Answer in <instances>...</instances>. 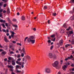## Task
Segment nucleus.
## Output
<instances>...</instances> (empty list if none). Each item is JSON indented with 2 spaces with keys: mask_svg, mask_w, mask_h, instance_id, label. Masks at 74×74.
<instances>
[{
  "mask_svg": "<svg viewBox=\"0 0 74 74\" xmlns=\"http://www.w3.org/2000/svg\"><path fill=\"white\" fill-rule=\"evenodd\" d=\"M61 33H64V30L62 29L61 31Z\"/></svg>",
  "mask_w": 74,
  "mask_h": 74,
  "instance_id": "24",
  "label": "nucleus"
},
{
  "mask_svg": "<svg viewBox=\"0 0 74 74\" xmlns=\"http://www.w3.org/2000/svg\"><path fill=\"white\" fill-rule=\"evenodd\" d=\"M8 22H9V23H10V24H12V22H11V21H9Z\"/></svg>",
  "mask_w": 74,
  "mask_h": 74,
  "instance_id": "48",
  "label": "nucleus"
},
{
  "mask_svg": "<svg viewBox=\"0 0 74 74\" xmlns=\"http://www.w3.org/2000/svg\"><path fill=\"white\" fill-rule=\"evenodd\" d=\"M1 25L3 27H5V25H4V24H2Z\"/></svg>",
  "mask_w": 74,
  "mask_h": 74,
  "instance_id": "43",
  "label": "nucleus"
},
{
  "mask_svg": "<svg viewBox=\"0 0 74 74\" xmlns=\"http://www.w3.org/2000/svg\"><path fill=\"white\" fill-rule=\"evenodd\" d=\"M70 18L71 20H72V21L74 20V17L73 16L71 17Z\"/></svg>",
  "mask_w": 74,
  "mask_h": 74,
  "instance_id": "25",
  "label": "nucleus"
},
{
  "mask_svg": "<svg viewBox=\"0 0 74 74\" xmlns=\"http://www.w3.org/2000/svg\"><path fill=\"white\" fill-rule=\"evenodd\" d=\"M7 67L9 69L10 71H12L11 74H15V73L13 72L14 71V69H14V66H12V65H8Z\"/></svg>",
  "mask_w": 74,
  "mask_h": 74,
  "instance_id": "3",
  "label": "nucleus"
},
{
  "mask_svg": "<svg viewBox=\"0 0 74 74\" xmlns=\"http://www.w3.org/2000/svg\"><path fill=\"white\" fill-rule=\"evenodd\" d=\"M35 38L33 36H30L28 38V37H26L24 40V42H26V40L27 39V42L28 43H31V44H34L35 43V40L34 39Z\"/></svg>",
  "mask_w": 74,
  "mask_h": 74,
  "instance_id": "1",
  "label": "nucleus"
},
{
  "mask_svg": "<svg viewBox=\"0 0 74 74\" xmlns=\"http://www.w3.org/2000/svg\"><path fill=\"white\" fill-rule=\"evenodd\" d=\"M45 72L47 74H50L51 73V70L49 68H46L45 69Z\"/></svg>",
  "mask_w": 74,
  "mask_h": 74,
  "instance_id": "4",
  "label": "nucleus"
},
{
  "mask_svg": "<svg viewBox=\"0 0 74 74\" xmlns=\"http://www.w3.org/2000/svg\"><path fill=\"white\" fill-rule=\"evenodd\" d=\"M7 13L8 14L10 13V9L8 8L7 9Z\"/></svg>",
  "mask_w": 74,
  "mask_h": 74,
  "instance_id": "15",
  "label": "nucleus"
},
{
  "mask_svg": "<svg viewBox=\"0 0 74 74\" xmlns=\"http://www.w3.org/2000/svg\"><path fill=\"white\" fill-rule=\"evenodd\" d=\"M69 3H74V0H71Z\"/></svg>",
  "mask_w": 74,
  "mask_h": 74,
  "instance_id": "19",
  "label": "nucleus"
},
{
  "mask_svg": "<svg viewBox=\"0 0 74 74\" xmlns=\"http://www.w3.org/2000/svg\"><path fill=\"white\" fill-rule=\"evenodd\" d=\"M59 44H60V45H63V40H60Z\"/></svg>",
  "mask_w": 74,
  "mask_h": 74,
  "instance_id": "11",
  "label": "nucleus"
},
{
  "mask_svg": "<svg viewBox=\"0 0 74 74\" xmlns=\"http://www.w3.org/2000/svg\"><path fill=\"white\" fill-rule=\"evenodd\" d=\"M71 42L73 44H74V40H72V41H71Z\"/></svg>",
  "mask_w": 74,
  "mask_h": 74,
  "instance_id": "44",
  "label": "nucleus"
},
{
  "mask_svg": "<svg viewBox=\"0 0 74 74\" xmlns=\"http://www.w3.org/2000/svg\"><path fill=\"white\" fill-rule=\"evenodd\" d=\"M4 40H5V41L6 42H8L9 41L8 40V39H7L6 37H4Z\"/></svg>",
  "mask_w": 74,
  "mask_h": 74,
  "instance_id": "10",
  "label": "nucleus"
},
{
  "mask_svg": "<svg viewBox=\"0 0 74 74\" xmlns=\"http://www.w3.org/2000/svg\"><path fill=\"white\" fill-rule=\"evenodd\" d=\"M5 25L7 27H8V24H7V23H6L5 24Z\"/></svg>",
  "mask_w": 74,
  "mask_h": 74,
  "instance_id": "47",
  "label": "nucleus"
},
{
  "mask_svg": "<svg viewBox=\"0 0 74 74\" xmlns=\"http://www.w3.org/2000/svg\"><path fill=\"white\" fill-rule=\"evenodd\" d=\"M53 58L54 59H55L56 58V55H53Z\"/></svg>",
  "mask_w": 74,
  "mask_h": 74,
  "instance_id": "17",
  "label": "nucleus"
},
{
  "mask_svg": "<svg viewBox=\"0 0 74 74\" xmlns=\"http://www.w3.org/2000/svg\"><path fill=\"white\" fill-rule=\"evenodd\" d=\"M71 66V67H74V64H72Z\"/></svg>",
  "mask_w": 74,
  "mask_h": 74,
  "instance_id": "51",
  "label": "nucleus"
},
{
  "mask_svg": "<svg viewBox=\"0 0 74 74\" xmlns=\"http://www.w3.org/2000/svg\"><path fill=\"white\" fill-rule=\"evenodd\" d=\"M69 33L70 34H73V32L72 31H70L69 32Z\"/></svg>",
  "mask_w": 74,
  "mask_h": 74,
  "instance_id": "20",
  "label": "nucleus"
},
{
  "mask_svg": "<svg viewBox=\"0 0 74 74\" xmlns=\"http://www.w3.org/2000/svg\"><path fill=\"white\" fill-rule=\"evenodd\" d=\"M26 57L28 60H31V58H30V56H27Z\"/></svg>",
  "mask_w": 74,
  "mask_h": 74,
  "instance_id": "14",
  "label": "nucleus"
},
{
  "mask_svg": "<svg viewBox=\"0 0 74 74\" xmlns=\"http://www.w3.org/2000/svg\"><path fill=\"white\" fill-rule=\"evenodd\" d=\"M56 13H53V16H56Z\"/></svg>",
  "mask_w": 74,
  "mask_h": 74,
  "instance_id": "27",
  "label": "nucleus"
},
{
  "mask_svg": "<svg viewBox=\"0 0 74 74\" xmlns=\"http://www.w3.org/2000/svg\"><path fill=\"white\" fill-rule=\"evenodd\" d=\"M10 54H14V52L12 51H10Z\"/></svg>",
  "mask_w": 74,
  "mask_h": 74,
  "instance_id": "38",
  "label": "nucleus"
},
{
  "mask_svg": "<svg viewBox=\"0 0 74 74\" xmlns=\"http://www.w3.org/2000/svg\"><path fill=\"white\" fill-rule=\"evenodd\" d=\"M6 5H7L6 4H4V5H3V7H4V8H5V7H6Z\"/></svg>",
  "mask_w": 74,
  "mask_h": 74,
  "instance_id": "40",
  "label": "nucleus"
},
{
  "mask_svg": "<svg viewBox=\"0 0 74 74\" xmlns=\"http://www.w3.org/2000/svg\"><path fill=\"white\" fill-rule=\"evenodd\" d=\"M12 64L13 66H15V60H13L12 61Z\"/></svg>",
  "mask_w": 74,
  "mask_h": 74,
  "instance_id": "8",
  "label": "nucleus"
},
{
  "mask_svg": "<svg viewBox=\"0 0 74 74\" xmlns=\"http://www.w3.org/2000/svg\"><path fill=\"white\" fill-rule=\"evenodd\" d=\"M6 12V11H5V10H4L3 11V13H5Z\"/></svg>",
  "mask_w": 74,
  "mask_h": 74,
  "instance_id": "63",
  "label": "nucleus"
},
{
  "mask_svg": "<svg viewBox=\"0 0 74 74\" xmlns=\"http://www.w3.org/2000/svg\"><path fill=\"white\" fill-rule=\"evenodd\" d=\"M12 42L13 43V44H16V41H13Z\"/></svg>",
  "mask_w": 74,
  "mask_h": 74,
  "instance_id": "42",
  "label": "nucleus"
},
{
  "mask_svg": "<svg viewBox=\"0 0 74 74\" xmlns=\"http://www.w3.org/2000/svg\"><path fill=\"white\" fill-rule=\"evenodd\" d=\"M16 71L17 72V73H21V71L17 70V71Z\"/></svg>",
  "mask_w": 74,
  "mask_h": 74,
  "instance_id": "33",
  "label": "nucleus"
},
{
  "mask_svg": "<svg viewBox=\"0 0 74 74\" xmlns=\"http://www.w3.org/2000/svg\"><path fill=\"white\" fill-rule=\"evenodd\" d=\"M71 58H73V56L72 55H71L70 57H68V59H71Z\"/></svg>",
  "mask_w": 74,
  "mask_h": 74,
  "instance_id": "16",
  "label": "nucleus"
},
{
  "mask_svg": "<svg viewBox=\"0 0 74 74\" xmlns=\"http://www.w3.org/2000/svg\"><path fill=\"white\" fill-rule=\"evenodd\" d=\"M4 60V61H7V58H5Z\"/></svg>",
  "mask_w": 74,
  "mask_h": 74,
  "instance_id": "57",
  "label": "nucleus"
},
{
  "mask_svg": "<svg viewBox=\"0 0 74 74\" xmlns=\"http://www.w3.org/2000/svg\"><path fill=\"white\" fill-rule=\"evenodd\" d=\"M55 34H53L51 36V37L53 38V37H55Z\"/></svg>",
  "mask_w": 74,
  "mask_h": 74,
  "instance_id": "23",
  "label": "nucleus"
},
{
  "mask_svg": "<svg viewBox=\"0 0 74 74\" xmlns=\"http://www.w3.org/2000/svg\"><path fill=\"white\" fill-rule=\"evenodd\" d=\"M63 27H64L65 28H67V26H66V24H64L63 25Z\"/></svg>",
  "mask_w": 74,
  "mask_h": 74,
  "instance_id": "22",
  "label": "nucleus"
},
{
  "mask_svg": "<svg viewBox=\"0 0 74 74\" xmlns=\"http://www.w3.org/2000/svg\"><path fill=\"white\" fill-rule=\"evenodd\" d=\"M17 45H19L20 46H22V44L21 43H17Z\"/></svg>",
  "mask_w": 74,
  "mask_h": 74,
  "instance_id": "34",
  "label": "nucleus"
},
{
  "mask_svg": "<svg viewBox=\"0 0 74 74\" xmlns=\"http://www.w3.org/2000/svg\"><path fill=\"white\" fill-rule=\"evenodd\" d=\"M10 35V34L9 33H7L6 34V35L7 36H9Z\"/></svg>",
  "mask_w": 74,
  "mask_h": 74,
  "instance_id": "59",
  "label": "nucleus"
},
{
  "mask_svg": "<svg viewBox=\"0 0 74 74\" xmlns=\"http://www.w3.org/2000/svg\"><path fill=\"white\" fill-rule=\"evenodd\" d=\"M69 13L70 14H74V12L73 11H71Z\"/></svg>",
  "mask_w": 74,
  "mask_h": 74,
  "instance_id": "26",
  "label": "nucleus"
},
{
  "mask_svg": "<svg viewBox=\"0 0 74 74\" xmlns=\"http://www.w3.org/2000/svg\"><path fill=\"white\" fill-rule=\"evenodd\" d=\"M3 1H4L5 3H7L8 1V0H2Z\"/></svg>",
  "mask_w": 74,
  "mask_h": 74,
  "instance_id": "30",
  "label": "nucleus"
},
{
  "mask_svg": "<svg viewBox=\"0 0 74 74\" xmlns=\"http://www.w3.org/2000/svg\"><path fill=\"white\" fill-rule=\"evenodd\" d=\"M21 19L22 21H25V17L24 16H21Z\"/></svg>",
  "mask_w": 74,
  "mask_h": 74,
  "instance_id": "13",
  "label": "nucleus"
},
{
  "mask_svg": "<svg viewBox=\"0 0 74 74\" xmlns=\"http://www.w3.org/2000/svg\"><path fill=\"white\" fill-rule=\"evenodd\" d=\"M17 58H19L21 57V55L18 54L17 55Z\"/></svg>",
  "mask_w": 74,
  "mask_h": 74,
  "instance_id": "29",
  "label": "nucleus"
},
{
  "mask_svg": "<svg viewBox=\"0 0 74 74\" xmlns=\"http://www.w3.org/2000/svg\"><path fill=\"white\" fill-rule=\"evenodd\" d=\"M3 9H1L0 10V12H3Z\"/></svg>",
  "mask_w": 74,
  "mask_h": 74,
  "instance_id": "53",
  "label": "nucleus"
},
{
  "mask_svg": "<svg viewBox=\"0 0 74 74\" xmlns=\"http://www.w3.org/2000/svg\"><path fill=\"white\" fill-rule=\"evenodd\" d=\"M21 57H23L24 56V53H21Z\"/></svg>",
  "mask_w": 74,
  "mask_h": 74,
  "instance_id": "36",
  "label": "nucleus"
},
{
  "mask_svg": "<svg viewBox=\"0 0 74 74\" xmlns=\"http://www.w3.org/2000/svg\"><path fill=\"white\" fill-rule=\"evenodd\" d=\"M33 30L34 31H36V28H34Z\"/></svg>",
  "mask_w": 74,
  "mask_h": 74,
  "instance_id": "60",
  "label": "nucleus"
},
{
  "mask_svg": "<svg viewBox=\"0 0 74 74\" xmlns=\"http://www.w3.org/2000/svg\"><path fill=\"white\" fill-rule=\"evenodd\" d=\"M9 39H11V36H9Z\"/></svg>",
  "mask_w": 74,
  "mask_h": 74,
  "instance_id": "62",
  "label": "nucleus"
},
{
  "mask_svg": "<svg viewBox=\"0 0 74 74\" xmlns=\"http://www.w3.org/2000/svg\"><path fill=\"white\" fill-rule=\"evenodd\" d=\"M17 61L19 62V61H21V58H18L17 59Z\"/></svg>",
  "mask_w": 74,
  "mask_h": 74,
  "instance_id": "41",
  "label": "nucleus"
},
{
  "mask_svg": "<svg viewBox=\"0 0 74 74\" xmlns=\"http://www.w3.org/2000/svg\"><path fill=\"white\" fill-rule=\"evenodd\" d=\"M13 21L14 22H15V21H16V19H14L13 20Z\"/></svg>",
  "mask_w": 74,
  "mask_h": 74,
  "instance_id": "54",
  "label": "nucleus"
},
{
  "mask_svg": "<svg viewBox=\"0 0 74 74\" xmlns=\"http://www.w3.org/2000/svg\"><path fill=\"white\" fill-rule=\"evenodd\" d=\"M12 47V45H10V46L9 47V48H10V49H11V48Z\"/></svg>",
  "mask_w": 74,
  "mask_h": 74,
  "instance_id": "55",
  "label": "nucleus"
},
{
  "mask_svg": "<svg viewBox=\"0 0 74 74\" xmlns=\"http://www.w3.org/2000/svg\"><path fill=\"white\" fill-rule=\"evenodd\" d=\"M6 53H7V52L5 51H3L1 53V55H4V56L5 55V54H6Z\"/></svg>",
  "mask_w": 74,
  "mask_h": 74,
  "instance_id": "9",
  "label": "nucleus"
},
{
  "mask_svg": "<svg viewBox=\"0 0 74 74\" xmlns=\"http://www.w3.org/2000/svg\"><path fill=\"white\" fill-rule=\"evenodd\" d=\"M19 67H21V66L18 65H16V67L17 68H18V69H19Z\"/></svg>",
  "mask_w": 74,
  "mask_h": 74,
  "instance_id": "35",
  "label": "nucleus"
},
{
  "mask_svg": "<svg viewBox=\"0 0 74 74\" xmlns=\"http://www.w3.org/2000/svg\"><path fill=\"white\" fill-rule=\"evenodd\" d=\"M18 64H19V65H21L22 64V63L21 62H19L18 63Z\"/></svg>",
  "mask_w": 74,
  "mask_h": 74,
  "instance_id": "46",
  "label": "nucleus"
},
{
  "mask_svg": "<svg viewBox=\"0 0 74 74\" xmlns=\"http://www.w3.org/2000/svg\"><path fill=\"white\" fill-rule=\"evenodd\" d=\"M44 9H45L46 10H47V7L46 6H45L44 8Z\"/></svg>",
  "mask_w": 74,
  "mask_h": 74,
  "instance_id": "37",
  "label": "nucleus"
},
{
  "mask_svg": "<svg viewBox=\"0 0 74 74\" xmlns=\"http://www.w3.org/2000/svg\"><path fill=\"white\" fill-rule=\"evenodd\" d=\"M47 42L48 43H51V40H49Z\"/></svg>",
  "mask_w": 74,
  "mask_h": 74,
  "instance_id": "39",
  "label": "nucleus"
},
{
  "mask_svg": "<svg viewBox=\"0 0 74 74\" xmlns=\"http://www.w3.org/2000/svg\"><path fill=\"white\" fill-rule=\"evenodd\" d=\"M50 59H52L53 58V54L52 53H49L48 55Z\"/></svg>",
  "mask_w": 74,
  "mask_h": 74,
  "instance_id": "6",
  "label": "nucleus"
},
{
  "mask_svg": "<svg viewBox=\"0 0 74 74\" xmlns=\"http://www.w3.org/2000/svg\"><path fill=\"white\" fill-rule=\"evenodd\" d=\"M3 19H1L0 20V22L2 23V22H3Z\"/></svg>",
  "mask_w": 74,
  "mask_h": 74,
  "instance_id": "50",
  "label": "nucleus"
},
{
  "mask_svg": "<svg viewBox=\"0 0 74 74\" xmlns=\"http://www.w3.org/2000/svg\"><path fill=\"white\" fill-rule=\"evenodd\" d=\"M67 68V66L66 65H64L62 66V69L64 71H66V69Z\"/></svg>",
  "mask_w": 74,
  "mask_h": 74,
  "instance_id": "5",
  "label": "nucleus"
},
{
  "mask_svg": "<svg viewBox=\"0 0 74 74\" xmlns=\"http://www.w3.org/2000/svg\"><path fill=\"white\" fill-rule=\"evenodd\" d=\"M59 62L56 61H55L54 63L52 64V65L54 67H55L56 69H60L61 68V66L59 65Z\"/></svg>",
  "mask_w": 74,
  "mask_h": 74,
  "instance_id": "2",
  "label": "nucleus"
},
{
  "mask_svg": "<svg viewBox=\"0 0 74 74\" xmlns=\"http://www.w3.org/2000/svg\"><path fill=\"white\" fill-rule=\"evenodd\" d=\"M3 50L2 49H0V52H2V51H3Z\"/></svg>",
  "mask_w": 74,
  "mask_h": 74,
  "instance_id": "64",
  "label": "nucleus"
},
{
  "mask_svg": "<svg viewBox=\"0 0 74 74\" xmlns=\"http://www.w3.org/2000/svg\"><path fill=\"white\" fill-rule=\"evenodd\" d=\"M10 33H12V34H11V37L12 38H14V34L15 33H14V31H10Z\"/></svg>",
  "mask_w": 74,
  "mask_h": 74,
  "instance_id": "7",
  "label": "nucleus"
},
{
  "mask_svg": "<svg viewBox=\"0 0 74 74\" xmlns=\"http://www.w3.org/2000/svg\"><path fill=\"white\" fill-rule=\"evenodd\" d=\"M70 44H67V45H65V48H67V47H69V46H70Z\"/></svg>",
  "mask_w": 74,
  "mask_h": 74,
  "instance_id": "18",
  "label": "nucleus"
},
{
  "mask_svg": "<svg viewBox=\"0 0 74 74\" xmlns=\"http://www.w3.org/2000/svg\"><path fill=\"white\" fill-rule=\"evenodd\" d=\"M61 64H62V63L63 62V60H61L60 61Z\"/></svg>",
  "mask_w": 74,
  "mask_h": 74,
  "instance_id": "56",
  "label": "nucleus"
},
{
  "mask_svg": "<svg viewBox=\"0 0 74 74\" xmlns=\"http://www.w3.org/2000/svg\"><path fill=\"white\" fill-rule=\"evenodd\" d=\"M2 3L1 2L0 3V7H1L2 6Z\"/></svg>",
  "mask_w": 74,
  "mask_h": 74,
  "instance_id": "49",
  "label": "nucleus"
},
{
  "mask_svg": "<svg viewBox=\"0 0 74 74\" xmlns=\"http://www.w3.org/2000/svg\"><path fill=\"white\" fill-rule=\"evenodd\" d=\"M47 22L48 23V24H49V23H51L50 22V20H49Z\"/></svg>",
  "mask_w": 74,
  "mask_h": 74,
  "instance_id": "45",
  "label": "nucleus"
},
{
  "mask_svg": "<svg viewBox=\"0 0 74 74\" xmlns=\"http://www.w3.org/2000/svg\"><path fill=\"white\" fill-rule=\"evenodd\" d=\"M3 32H6V30H5V29H3Z\"/></svg>",
  "mask_w": 74,
  "mask_h": 74,
  "instance_id": "52",
  "label": "nucleus"
},
{
  "mask_svg": "<svg viewBox=\"0 0 74 74\" xmlns=\"http://www.w3.org/2000/svg\"><path fill=\"white\" fill-rule=\"evenodd\" d=\"M23 52V53L24 54H26V52H25V48L23 47V49H22V50L21 51V52L22 51Z\"/></svg>",
  "mask_w": 74,
  "mask_h": 74,
  "instance_id": "12",
  "label": "nucleus"
},
{
  "mask_svg": "<svg viewBox=\"0 0 74 74\" xmlns=\"http://www.w3.org/2000/svg\"><path fill=\"white\" fill-rule=\"evenodd\" d=\"M20 14H19V13L18 12L17 13V15H19Z\"/></svg>",
  "mask_w": 74,
  "mask_h": 74,
  "instance_id": "61",
  "label": "nucleus"
},
{
  "mask_svg": "<svg viewBox=\"0 0 74 74\" xmlns=\"http://www.w3.org/2000/svg\"><path fill=\"white\" fill-rule=\"evenodd\" d=\"M53 48V45L51 46L50 47L51 50H52Z\"/></svg>",
  "mask_w": 74,
  "mask_h": 74,
  "instance_id": "32",
  "label": "nucleus"
},
{
  "mask_svg": "<svg viewBox=\"0 0 74 74\" xmlns=\"http://www.w3.org/2000/svg\"><path fill=\"white\" fill-rule=\"evenodd\" d=\"M8 59L9 60H12V58H11L10 57H9L8 58Z\"/></svg>",
  "mask_w": 74,
  "mask_h": 74,
  "instance_id": "31",
  "label": "nucleus"
},
{
  "mask_svg": "<svg viewBox=\"0 0 74 74\" xmlns=\"http://www.w3.org/2000/svg\"><path fill=\"white\" fill-rule=\"evenodd\" d=\"M7 19L8 21H10V18H7Z\"/></svg>",
  "mask_w": 74,
  "mask_h": 74,
  "instance_id": "58",
  "label": "nucleus"
},
{
  "mask_svg": "<svg viewBox=\"0 0 74 74\" xmlns=\"http://www.w3.org/2000/svg\"><path fill=\"white\" fill-rule=\"evenodd\" d=\"M13 27H18V25H13Z\"/></svg>",
  "mask_w": 74,
  "mask_h": 74,
  "instance_id": "21",
  "label": "nucleus"
},
{
  "mask_svg": "<svg viewBox=\"0 0 74 74\" xmlns=\"http://www.w3.org/2000/svg\"><path fill=\"white\" fill-rule=\"evenodd\" d=\"M70 29H71V27H69L68 28L66 29V30L69 31V30H70Z\"/></svg>",
  "mask_w": 74,
  "mask_h": 74,
  "instance_id": "28",
  "label": "nucleus"
}]
</instances>
